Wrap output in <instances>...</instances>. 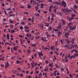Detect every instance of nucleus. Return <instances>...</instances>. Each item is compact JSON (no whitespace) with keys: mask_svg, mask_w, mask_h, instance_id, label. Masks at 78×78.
<instances>
[{"mask_svg":"<svg viewBox=\"0 0 78 78\" xmlns=\"http://www.w3.org/2000/svg\"><path fill=\"white\" fill-rule=\"evenodd\" d=\"M59 5L61 6H63L65 8L67 6V3L65 1H62V3H59Z\"/></svg>","mask_w":78,"mask_h":78,"instance_id":"obj_1","label":"nucleus"},{"mask_svg":"<svg viewBox=\"0 0 78 78\" xmlns=\"http://www.w3.org/2000/svg\"><path fill=\"white\" fill-rule=\"evenodd\" d=\"M76 26H74V27H72V26H70L69 28L70 30H71V31H73V30H75V29H76Z\"/></svg>","mask_w":78,"mask_h":78,"instance_id":"obj_2","label":"nucleus"},{"mask_svg":"<svg viewBox=\"0 0 78 78\" xmlns=\"http://www.w3.org/2000/svg\"><path fill=\"white\" fill-rule=\"evenodd\" d=\"M46 39V37H41V41H43V42H46V41H48V40H45Z\"/></svg>","mask_w":78,"mask_h":78,"instance_id":"obj_3","label":"nucleus"},{"mask_svg":"<svg viewBox=\"0 0 78 78\" xmlns=\"http://www.w3.org/2000/svg\"><path fill=\"white\" fill-rule=\"evenodd\" d=\"M65 37H66L67 38L69 39V37H68V36H70V35H69V32H66L65 34Z\"/></svg>","mask_w":78,"mask_h":78,"instance_id":"obj_4","label":"nucleus"},{"mask_svg":"<svg viewBox=\"0 0 78 78\" xmlns=\"http://www.w3.org/2000/svg\"><path fill=\"white\" fill-rule=\"evenodd\" d=\"M62 11L63 12H66V14H67V9H62Z\"/></svg>","mask_w":78,"mask_h":78,"instance_id":"obj_5","label":"nucleus"},{"mask_svg":"<svg viewBox=\"0 0 78 78\" xmlns=\"http://www.w3.org/2000/svg\"><path fill=\"white\" fill-rule=\"evenodd\" d=\"M58 27L60 30V31H62V27H61V23H60L58 24Z\"/></svg>","mask_w":78,"mask_h":78,"instance_id":"obj_6","label":"nucleus"},{"mask_svg":"<svg viewBox=\"0 0 78 78\" xmlns=\"http://www.w3.org/2000/svg\"><path fill=\"white\" fill-rule=\"evenodd\" d=\"M61 21L62 23H63V25H66V21L64 20L63 19L61 20Z\"/></svg>","mask_w":78,"mask_h":78,"instance_id":"obj_7","label":"nucleus"},{"mask_svg":"<svg viewBox=\"0 0 78 78\" xmlns=\"http://www.w3.org/2000/svg\"><path fill=\"white\" fill-rule=\"evenodd\" d=\"M61 34H62V33L59 31L58 32V35L57 36H58V37H60L61 35Z\"/></svg>","mask_w":78,"mask_h":78,"instance_id":"obj_8","label":"nucleus"},{"mask_svg":"<svg viewBox=\"0 0 78 78\" xmlns=\"http://www.w3.org/2000/svg\"><path fill=\"white\" fill-rule=\"evenodd\" d=\"M50 48L51 50H54L53 49L55 48V45L53 46V45L52 46H51Z\"/></svg>","mask_w":78,"mask_h":78,"instance_id":"obj_9","label":"nucleus"},{"mask_svg":"<svg viewBox=\"0 0 78 78\" xmlns=\"http://www.w3.org/2000/svg\"><path fill=\"white\" fill-rule=\"evenodd\" d=\"M16 64H19L20 63L21 64H22V62L21 61H20L19 60H17L16 61Z\"/></svg>","mask_w":78,"mask_h":78,"instance_id":"obj_10","label":"nucleus"},{"mask_svg":"<svg viewBox=\"0 0 78 78\" xmlns=\"http://www.w3.org/2000/svg\"><path fill=\"white\" fill-rule=\"evenodd\" d=\"M72 23H68L67 25V27H70V25H72Z\"/></svg>","mask_w":78,"mask_h":78,"instance_id":"obj_11","label":"nucleus"},{"mask_svg":"<svg viewBox=\"0 0 78 78\" xmlns=\"http://www.w3.org/2000/svg\"><path fill=\"white\" fill-rule=\"evenodd\" d=\"M38 7H39V6H36L35 7V10L36 11H37V10H38V9H39V8H38Z\"/></svg>","mask_w":78,"mask_h":78,"instance_id":"obj_12","label":"nucleus"},{"mask_svg":"<svg viewBox=\"0 0 78 78\" xmlns=\"http://www.w3.org/2000/svg\"><path fill=\"white\" fill-rule=\"evenodd\" d=\"M37 53H38L39 57L41 59H42V58L41 57V53L39 52H37Z\"/></svg>","mask_w":78,"mask_h":78,"instance_id":"obj_13","label":"nucleus"},{"mask_svg":"<svg viewBox=\"0 0 78 78\" xmlns=\"http://www.w3.org/2000/svg\"><path fill=\"white\" fill-rule=\"evenodd\" d=\"M65 41L67 42V44H69V41L68 39H65Z\"/></svg>","mask_w":78,"mask_h":78,"instance_id":"obj_14","label":"nucleus"},{"mask_svg":"<svg viewBox=\"0 0 78 78\" xmlns=\"http://www.w3.org/2000/svg\"><path fill=\"white\" fill-rule=\"evenodd\" d=\"M74 41H75V38H72V39L71 40V42H72L73 44H75V43L74 42Z\"/></svg>","mask_w":78,"mask_h":78,"instance_id":"obj_15","label":"nucleus"},{"mask_svg":"<svg viewBox=\"0 0 78 78\" xmlns=\"http://www.w3.org/2000/svg\"><path fill=\"white\" fill-rule=\"evenodd\" d=\"M54 3L55 4V5H59V4L60 3L58 2H54Z\"/></svg>","mask_w":78,"mask_h":78,"instance_id":"obj_16","label":"nucleus"},{"mask_svg":"<svg viewBox=\"0 0 78 78\" xmlns=\"http://www.w3.org/2000/svg\"><path fill=\"white\" fill-rule=\"evenodd\" d=\"M27 8H30L31 7V6L30 4H27Z\"/></svg>","mask_w":78,"mask_h":78,"instance_id":"obj_17","label":"nucleus"},{"mask_svg":"<svg viewBox=\"0 0 78 78\" xmlns=\"http://www.w3.org/2000/svg\"><path fill=\"white\" fill-rule=\"evenodd\" d=\"M48 30L49 31H51V30H52V28H51V26H49L48 27Z\"/></svg>","mask_w":78,"mask_h":78,"instance_id":"obj_18","label":"nucleus"},{"mask_svg":"<svg viewBox=\"0 0 78 78\" xmlns=\"http://www.w3.org/2000/svg\"><path fill=\"white\" fill-rule=\"evenodd\" d=\"M74 8L76 9L77 8H78V6H77V5H76L75 4L74 5Z\"/></svg>","mask_w":78,"mask_h":78,"instance_id":"obj_19","label":"nucleus"},{"mask_svg":"<svg viewBox=\"0 0 78 78\" xmlns=\"http://www.w3.org/2000/svg\"><path fill=\"white\" fill-rule=\"evenodd\" d=\"M15 17V14H13V15L10 14V15L9 16V17Z\"/></svg>","mask_w":78,"mask_h":78,"instance_id":"obj_20","label":"nucleus"},{"mask_svg":"<svg viewBox=\"0 0 78 78\" xmlns=\"http://www.w3.org/2000/svg\"><path fill=\"white\" fill-rule=\"evenodd\" d=\"M67 12L69 13L70 12V10H69V9H68V8H66V14L67 15Z\"/></svg>","mask_w":78,"mask_h":78,"instance_id":"obj_21","label":"nucleus"},{"mask_svg":"<svg viewBox=\"0 0 78 78\" xmlns=\"http://www.w3.org/2000/svg\"><path fill=\"white\" fill-rule=\"evenodd\" d=\"M13 50H15V51H16V50H17V49L16 48V46H15L13 48Z\"/></svg>","mask_w":78,"mask_h":78,"instance_id":"obj_22","label":"nucleus"},{"mask_svg":"<svg viewBox=\"0 0 78 78\" xmlns=\"http://www.w3.org/2000/svg\"><path fill=\"white\" fill-rule=\"evenodd\" d=\"M71 16L73 17H75V16H76V14H72L71 15Z\"/></svg>","mask_w":78,"mask_h":78,"instance_id":"obj_23","label":"nucleus"},{"mask_svg":"<svg viewBox=\"0 0 78 78\" xmlns=\"http://www.w3.org/2000/svg\"><path fill=\"white\" fill-rule=\"evenodd\" d=\"M31 51H30V49H28L27 50V53H30Z\"/></svg>","mask_w":78,"mask_h":78,"instance_id":"obj_24","label":"nucleus"},{"mask_svg":"<svg viewBox=\"0 0 78 78\" xmlns=\"http://www.w3.org/2000/svg\"><path fill=\"white\" fill-rule=\"evenodd\" d=\"M42 74L41 73H40V74L39 75V78H40L41 76H42Z\"/></svg>","mask_w":78,"mask_h":78,"instance_id":"obj_25","label":"nucleus"},{"mask_svg":"<svg viewBox=\"0 0 78 78\" xmlns=\"http://www.w3.org/2000/svg\"><path fill=\"white\" fill-rule=\"evenodd\" d=\"M53 30L55 31V32H57V31H59V30L58 29H53Z\"/></svg>","mask_w":78,"mask_h":78,"instance_id":"obj_26","label":"nucleus"},{"mask_svg":"<svg viewBox=\"0 0 78 78\" xmlns=\"http://www.w3.org/2000/svg\"><path fill=\"white\" fill-rule=\"evenodd\" d=\"M54 53H55V54H56V55L57 56H58V55H59V53H58V52H57L56 51H54Z\"/></svg>","mask_w":78,"mask_h":78,"instance_id":"obj_27","label":"nucleus"},{"mask_svg":"<svg viewBox=\"0 0 78 78\" xmlns=\"http://www.w3.org/2000/svg\"><path fill=\"white\" fill-rule=\"evenodd\" d=\"M60 42H61V45H62L63 44V40H60Z\"/></svg>","mask_w":78,"mask_h":78,"instance_id":"obj_28","label":"nucleus"},{"mask_svg":"<svg viewBox=\"0 0 78 78\" xmlns=\"http://www.w3.org/2000/svg\"><path fill=\"white\" fill-rule=\"evenodd\" d=\"M25 28L26 30L28 29H29V27H27V26H25Z\"/></svg>","mask_w":78,"mask_h":78,"instance_id":"obj_29","label":"nucleus"},{"mask_svg":"<svg viewBox=\"0 0 78 78\" xmlns=\"http://www.w3.org/2000/svg\"><path fill=\"white\" fill-rule=\"evenodd\" d=\"M39 52L40 53L41 56V55L42 56H43V53H42L41 51H40V52Z\"/></svg>","mask_w":78,"mask_h":78,"instance_id":"obj_30","label":"nucleus"},{"mask_svg":"<svg viewBox=\"0 0 78 78\" xmlns=\"http://www.w3.org/2000/svg\"><path fill=\"white\" fill-rule=\"evenodd\" d=\"M49 66H50V67H53V65L51 63L49 65Z\"/></svg>","mask_w":78,"mask_h":78,"instance_id":"obj_31","label":"nucleus"},{"mask_svg":"<svg viewBox=\"0 0 78 78\" xmlns=\"http://www.w3.org/2000/svg\"><path fill=\"white\" fill-rule=\"evenodd\" d=\"M75 50H76V49H74L73 50L71 51V53H73V51H75Z\"/></svg>","mask_w":78,"mask_h":78,"instance_id":"obj_32","label":"nucleus"},{"mask_svg":"<svg viewBox=\"0 0 78 78\" xmlns=\"http://www.w3.org/2000/svg\"><path fill=\"white\" fill-rule=\"evenodd\" d=\"M52 2H53L52 0H48V3H50V2L52 3Z\"/></svg>","mask_w":78,"mask_h":78,"instance_id":"obj_33","label":"nucleus"},{"mask_svg":"<svg viewBox=\"0 0 78 78\" xmlns=\"http://www.w3.org/2000/svg\"><path fill=\"white\" fill-rule=\"evenodd\" d=\"M14 32H15V30H12L11 31V33H14Z\"/></svg>","mask_w":78,"mask_h":78,"instance_id":"obj_34","label":"nucleus"},{"mask_svg":"<svg viewBox=\"0 0 78 78\" xmlns=\"http://www.w3.org/2000/svg\"><path fill=\"white\" fill-rule=\"evenodd\" d=\"M20 76H21V77H23V75L22 73H21L20 75Z\"/></svg>","mask_w":78,"mask_h":78,"instance_id":"obj_35","label":"nucleus"},{"mask_svg":"<svg viewBox=\"0 0 78 78\" xmlns=\"http://www.w3.org/2000/svg\"><path fill=\"white\" fill-rule=\"evenodd\" d=\"M67 58H68V56L67 55H66L64 58L65 59H67Z\"/></svg>","mask_w":78,"mask_h":78,"instance_id":"obj_36","label":"nucleus"},{"mask_svg":"<svg viewBox=\"0 0 78 78\" xmlns=\"http://www.w3.org/2000/svg\"><path fill=\"white\" fill-rule=\"evenodd\" d=\"M56 9H54V11L55 12V13H56Z\"/></svg>","mask_w":78,"mask_h":78,"instance_id":"obj_37","label":"nucleus"},{"mask_svg":"<svg viewBox=\"0 0 78 78\" xmlns=\"http://www.w3.org/2000/svg\"><path fill=\"white\" fill-rule=\"evenodd\" d=\"M74 46L73 45H72V46L70 47V49H72V48H74Z\"/></svg>","mask_w":78,"mask_h":78,"instance_id":"obj_38","label":"nucleus"},{"mask_svg":"<svg viewBox=\"0 0 78 78\" xmlns=\"http://www.w3.org/2000/svg\"><path fill=\"white\" fill-rule=\"evenodd\" d=\"M18 59H19V60H20L21 61L22 60V58H20V57H19L18 58Z\"/></svg>","mask_w":78,"mask_h":78,"instance_id":"obj_39","label":"nucleus"},{"mask_svg":"<svg viewBox=\"0 0 78 78\" xmlns=\"http://www.w3.org/2000/svg\"><path fill=\"white\" fill-rule=\"evenodd\" d=\"M25 32H29V31H30V30H25Z\"/></svg>","mask_w":78,"mask_h":78,"instance_id":"obj_40","label":"nucleus"},{"mask_svg":"<svg viewBox=\"0 0 78 78\" xmlns=\"http://www.w3.org/2000/svg\"><path fill=\"white\" fill-rule=\"evenodd\" d=\"M53 6L52 5H51L49 7V9H51V8H53Z\"/></svg>","mask_w":78,"mask_h":78,"instance_id":"obj_41","label":"nucleus"},{"mask_svg":"<svg viewBox=\"0 0 78 78\" xmlns=\"http://www.w3.org/2000/svg\"><path fill=\"white\" fill-rule=\"evenodd\" d=\"M34 2H32V3H33V5H34V4L36 3V1H34Z\"/></svg>","mask_w":78,"mask_h":78,"instance_id":"obj_42","label":"nucleus"},{"mask_svg":"<svg viewBox=\"0 0 78 78\" xmlns=\"http://www.w3.org/2000/svg\"><path fill=\"white\" fill-rule=\"evenodd\" d=\"M50 36H50V34H48V35H47V38H48V37H50Z\"/></svg>","mask_w":78,"mask_h":78,"instance_id":"obj_43","label":"nucleus"},{"mask_svg":"<svg viewBox=\"0 0 78 78\" xmlns=\"http://www.w3.org/2000/svg\"><path fill=\"white\" fill-rule=\"evenodd\" d=\"M65 47H67V48H69V45L67 44H66L65 45Z\"/></svg>","mask_w":78,"mask_h":78,"instance_id":"obj_44","label":"nucleus"},{"mask_svg":"<svg viewBox=\"0 0 78 78\" xmlns=\"http://www.w3.org/2000/svg\"><path fill=\"white\" fill-rule=\"evenodd\" d=\"M4 12L5 13V15H6V14H7V13H6L7 12V11H6V10H4Z\"/></svg>","mask_w":78,"mask_h":78,"instance_id":"obj_45","label":"nucleus"},{"mask_svg":"<svg viewBox=\"0 0 78 78\" xmlns=\"http://www.w3.org/2000/svg\"><path fill=\"white\" fill-rule=\"evenodd\" d=\"M20 28L21 30H23V26H21L20 27Z\"/></svg>","mask_w":78,"mask_h":78,"instance_id":"obj_46","label":"nucleus"},{"mask_svg":"<svg viewBox=\"0 0 78 78\" xmlns=\"http://www.w3.org/2000/svg\"><path fill=\"white\" fill-rule=\"evenodd\" d=\"M55 66L56 67H57V68H58V69H59V66H57V65L56 64V63H55Z\"/></svg>","mask_w":78,"mask_h":78,"instance_id":"obj_47","label":"nucleus"},{"mask_svg":"<svg viewBox=\"0 0 78 78\" xmlns=\"http://www.w3.org/2000/svg\"><path fill=\"white\" fill-rule=\"evenodd\" d=\"M51 15H52V18H54V17H55V15H54V14L53 13H51Z\"/></svg>","mask_w":78,"mask_h":78,"instance_id":"obj_48","label":"nucleus"},{"mask_svg":"<svg viewBox=\"0 0 78 78\" xmlns=\"http://www.w3.org/2000/svg\"><path fill=\"white\" fill-rule=\"evenodd\" d=\"M61 17H62V12H60L59 13Z\"/></svg>","mask_w":78,"mask_h":78,"instance_id":"obj_49","label":"nucleus"},{"mask_svg":"<svg viewBox=\"0 0 78 78\" xmlns=\"http://www.w3.org/2000/svg\"><path fill=\"white\" fill-rule=\"evenodd\" d=\"M68 29V27H66L65 29H64V31H66L67 30V29Z\"/></svg>","mask_w":78,"mask_h":78,"instance_id":"obj_50","label":"nucleus"},{"mask_svg":"<svg viewBox=\"0 0 78 78\" xmlns=\"http://www.w3.org/2000/svg\"><path fill=\"white\" fill-rule=\"evenodd\" d=\"M31 47H36V45L35 44H33L32 45Z\"/></svg>","mask_w":78,"mask_h":78,"instance_id":"obj_51","label":"nucleus"},{"mask_svg":"<svg viewBox=\"0 0 78 78\" xmlns=\"http://www.w3.org/2000/svg\"><path fill=\"white\" fill-rule=\"evenodd\" d=\"M6 10V11H8V10H10V11H11V9H10V8H9L8 9H5Z\"/></svg>","mask_w":78,"mask_h":78,"instance_id":"obj_52","label":"nucleus"},{"mask_svg":"<svg viewBox=\"0 0 78 78\" xmlns=\"http://www.w3.org/2000/svg\"><path fill=\"white\" fill-rule=\"evenodd\" d=\"M75 1H76V2H75L76 3V4H78V0H75Z\"/></svg>","mask_w":78,"mask_h":78,"instance_id":"obj_53","label":"nucleus"},{"mask_svg":"<svg viewBox=\"0 0 78 78\" xmlns=\"http://www.w3.org/2000/svg\"><path fill=\"white\" fill-rule=\"evenodd\" d=\"M28 20L29 22H30V21H31V19L30 18H28Z\"/></svg>","mask_w":78,"mask_h":78,"instance_id":"obj_54","label":"nucleus"},{"mask_svg":"<svg viewBox=\"0 0 78 78\" xmlns=\"http://www.w3.org/2000/svg\"><path fill=\"white\" fill-rule=\"evenodd\" d=\"M69 76L70 77V78H72V77H73V76H72L71 74H69Z\"/></svg>","mask_w":78,"mask_h":78,"instance_id":"obj_55","label":"nucleus"},{"mask_svg":"<svg viewBox=\"0 0 78 78\" xmlns=\"http://www.w3.org/2000/svg\"><path fill=\"white\" fill-rule=\"evenodd\" d=\"M70 53H69L68 55V58H70Z\"/></svg>","mask_w":78,"mask_h":78,"instance_id":"obj_56","label":"nucleus"},{"mask_svg":"<svg viewBox=\"0 0 78 78\" xmlns=\"http://www.w3.org/2000/svg\"><path fill=\"white\" fill-rule=\"evenodd\" d=\"M1 6H2L3 7L5 6V4L4 3H2L1 4Z\"/></svg>","mask_w":78,"mask_h":78,"instance_id":"obj_57","label":"nucleus"},{"mask_svg":"<svg viewBox=\"0 0 78 78\" xmlns=\"http://www.w3.org/2000/svg\"><path fill=\"white\" fill-rule=\"evenodd\" d=\"M73 57V58H76V56L75 55H73V56H72Z\"/></svg>","mask_w":78,"mask_h":78,"instance_id":"obj_58","label":"nucleus"},{"mask_svg":"<svg viewBox=\"0 0 78 78\" xmlns=\"http://www.w3.org/2000/svg\"><path fill=\"white\" fill-rule=\"evenodd\" d=\"M73 12H74L75 13H76V14H77V12H76V11L75 10H73Z\"/></svg>","mask_w":78,"mask_h":78,"instance_id":"obj_59","label":"nucleus"},{"mask_svg":"<svg viewBox=\"0 0 78 78\" xmlns=\"http://www.w3.org/2000/svg\"><path fill=\"white\" fill-rule=\"evenodd\" d=\"M34 2V1L31 0L30 1V3H33V2Z\"/></svg>","mask_w":78,"mask_h":78,"instance_id":"obj_60","label":"nucleus"},{"mask_svg":"<svg viewBox=\"0 0 78 78\" xmlns=\"http://www.w3.org/2000/svg\"><path fill=\"white\" fill-rule=\"evenodd\" d=\"M65 62H68L69 61V60L68 59H66L65 61Z\"/></svg>","mask_w":78,"mask_h":78,"instance_id":"obj_61","label":"nucleus"},{"mask_svg":"<svg viewBox=\"0 0 78 78\" xmlns=\"http://www.w3.org/2000/svg\"><path fill=\"white\" fill-rule=\"evenodd\" d=\"M39 36L36 37V39H39Z\"/></svg>","mask_w":78,"mask_h":78,"instance_id":"obj_62","label":"nucleus"},{"mask_svg":"<svg viewBox=\"0 0 78 78\" xmlns=\"http://www.w3.org/2000/svg\"><path fill=\"white\" fill-rule=\"evenodd\" d=\"M13 27H14V26H13V25H12L10 26V28H13Z\"/></svg>","mask_w":78,"mask_h":78,"instance_id":"obj_63","label":"nucleus"},{"mask_svg":"<svg viewBox=\"0 0 78 78\" xmlns=\"http://www.w3.org/2000/svg\"><path fill=\"white\" fill-rule=\"evenodd\" d=\"M75 46H76V47L77 49L78 50V45H77V44H76L75 45Z\"/></svg>","mask_w":78,"mask_h":78,"instance_id":"obj_64","label":"nucleus"}]
</instances>
